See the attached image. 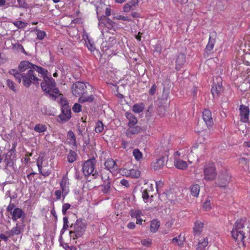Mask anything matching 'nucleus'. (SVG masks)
<instances>
[{"mask_svg":"<svg viewBox=\"0 0 250 250\" xmlns=\"http://www.w3.org/2000/svg\"><path fill=\"white\" fill-rule=\"evenodd\" d=\"M156 90V85L155 84L152 85L149 91V94L151 95H153L155 93Z\"/></svg>","mask_w":250,"mask_h":250,"instance_id":"57","label":"nucleus"},{"mask_svg":"<svg viewBox=\"0 0 250 250\" xmlns=\"http://www.w3.org/2000/svg\"><path fill=\"white\" fill-rule=\"evenodd\" d=\"M77 153L73 150H70L67 156V161L69 163H72L76 161L77 158Z\"/></svg>","mask_w":250,"mask_h":250,"instance_id":"36","label":"nucleus"},{"mask_svg":"<svg viewBox=\"0 0 250 250\" xmlns=\"http://www.w3.org/2000/svg\"><path fill=\"white\" fill-rule=\"evenodd\" d=\"M165 158L162 157L157 160L155 162L152 164L155 170H159L163 167L165 164Z\"/></svg>","mask_w":250,"mask_h":250,"instance_id":"25","label":"nucleus"},{"mask_svg":"<svg viewBox=\"0 0 250 250\" xmlns=\"http://www.w3.org/2000/svg\"><path fill=\"white\" fill-rule=\"evenodd\" d=\"M143 215V213L141 211L139 210H136L134 211H132L131 212V216L132 217L135 218L136 219H138L140 218L141 216Z\"/></svg>","mask_w":250,"mask_h":250,"instance_id":"42","label":"nucleus"},{"mask_svg":"<svg viewBox=\"0 0 250 250\" xmlns=\"http://www.w3.org/2000/svg\"><path fill=\"white\" fill-rule=\"evenodd\" d=\"M113 18L118 20H123L125 21H130V20L128 17L124 16L122 15H117L114 16Z\"/></svg>","mask_w":250,"mask_h":250,"instance_id":"51","label":"nucleus"},{"mask_svg":"<svg viewBox=\"0 0 250 250\" xmlns=\"http://www.w3.org/2000/svg\"><path fill=\"white\" fill-rule=\"evenodd\" d=\"M181 154L180 151H178L174 153V164L176 168L180 169H185L187 167V162L183 161L179 157Z\"/></svg>","mask_w":250,"mask_h":250,"instance_id":"10","label":"nucleus"},{"mask_svg":"<svg viewBox=\"0 0 250 250\" xmlns=\"http://www.w3.org/2000/svg\"><path fill=\"white\" fill-rule=\"evenodd\" d=\"M222 89V85L221 83H218L217 84H214L211 89V93L213 97H217L221 92Z\"/></svg>","mask_w":250,"mask_h":250,"instance_id":"26","label":"nucleus"},{"mask_svg":"<svg viewBox=\"0 0 250 250\" xmlns=\"http://www.w3.org/2000/svg\"><path fill=\"white\" fill-rule=\"evenodd\" d=\"M39 73H40L42 75L43 80H44V78H49L48 77H47V70L44 69L43 68H42V70L40 71V72Z\"/></svg>","mask_w":250,"mask_h":250,"instance_id":"55","label":"nucleus"},{"mask_svg":"<svg viewBox=\"0 0 250 250\" xmlns=\"http://www.w3.org/2000/svg\"><path fill=\"white\" fill-rule=\"evenodd\" d=\"M120 183L122 186H124L126 188H128L129 186V184L128 181H127L125 179H122Z\"/></svg>","mask_w":250,"mask_h":250,"instance_id":"58","label":"nucleus"},{"mask_svg":"<svg viewBox=\"0 0 250 250\" xmlns=\"http://www.w3.org/2000/svg\"><path fill=\"white\" fill-rule=\"evenodd\" d=\"M11 236H8V235H5L3 234H0V238L3 240H4L5 242H7L8 241V239L9 237H10Z\"/></svg>","mask_w":250,"mask_h":250,"instance_id":"60","label":"nucleus"},{"mask_svg":"<svg viewBox=\"0 0 250 250\" xmlns=\"http://www.w3.org/2000/svg\"><path fill=\"white\" fill-rule=\"evenodd\" d=\"M14 204H10L8 206V207L7 208V210L8 211L10 212V213L11 214L14 209Z\"/></svg>","mask_w":250,"mask_h":250,"instance_id":"59","label":"nucleus"},{"mask_svg":"<svg viewBox=\"0 0 250 250\" xmlns=\"http://www.w3.org/2000/svg\"><path fill=\"white\" fill-rule=\"evenodd\" d=\"M95 160L89 159L84 162L83 166V171L85 177L92 176L94 179L97 177L98 173L95 170Z\"/></svg>","mask_w":250,"mask_h":250,"instance_id":"5","label":"nucleus"},{"mask_svg":"<svg viewBox=\"0 0 250 250\" xmlns=\"http://www.w3.org/2000/svg\"><path fill=\"white\" fill-rule=\"evenodd\" d=\"M46 125L42 124H37L34 127V130L38 133L44 132L46 130Z\"/></svg>","mask_w":250,"mask_h":250,"instance_id":"37","label":"nucleus"},{"mask_svg":"<svg viewBox=\"0 0 250 250\" xmlns=\"http://www.w3.org/2000/svg\"><path fill=\"white\" fill-rule=\"evenodd\" d=\"M141 242L142 245L146 247H150L152 244V240L149 238L142 240Z\"/></svg>","mask_w":250,"mask_h":250,"instance_id":"47","label":"nucleus"},{"mask_svg":"<svg viewBox=\"0 0 250 250\" xmlns=\"http://www.w3.org/2000/svg\"><path fill=\"white\" fill-rule=\"evenodd\" d=\"M208 245V238L206 237L200 240L196 246V250H206Z\"/></svg>","mask_w":250,"mask_h":250,"instance_id":"20","label":"nucleus"},{"mask_svg":"<svg viewBox=\"0 0 250 250\" xmlns=\"http://www.w3.org/2000/svg\"><path fill=\"white\" fill-rule=\"evenodd\" d=\"M13 24L18 28H23L25 27L27 23L22 21H17L13 22Z\"/></svg>","mask_w":250,"mask_h":250,"instance_id":"45","label":"nucleus"},{"mask_svg":"<svg viewBox=\"0 0 250 250\" xmlns=\"http://www.w3.org/2000/svg\"><path fill=\"white\" fill-rule=\"evenodd\" d=\"M112 47V45L108 44L107 42H103L101 45V47L103 49V51L105 52L106 51Z\"/></svg>","mask_w":250,"mask_h":250,"instance_id":"48","label":"nucleus"},{"mask_svg":"<svg viewBox=\"0 0 250 250\" xmlns=\"http://www.w3.org/2000/svg\"><path fill=\"white\" fill-rule=\"evenodd\" d=\"M202 117L208 127H211L213 125V119L211 111L208 109H205L202 114Z\"/></svg>","mask_w":250,"mask_h":250,"instance_id":"14","label":"nucleus"},{"mask_svg":"<svg viewBox=\"0 0 250 250\" xmlns=\"http://www.w3.org/2000/svg\"><path fill=\"white\" fill-rule=\"evenodd\" d=\"M11 214L12 215V219L14 221H17L18 219L24 218L25 217V213L20 208H14Z\"/></svg>","mask_w":250,"mask_h":250,"instance_id":"19","label":"nucleus"},{"mask_svg":"<svg viewBox=\"0 0 250 250\" xmlns=\"http://www.w3.org/2000/svg\"><path fill=\"white\" fill-rule=\"evenodd\" d=\"M107 170L112 172L118 169L119 167L116 161L112 159H107L104 163Z\"/></svg>","mask_w":250,"mask_h":250,"instance_id":"16","label":"nucleus"},{"mask_svg":"<svg viewBox=\"0 0 250 250\" xmlns=\"http://www.w3.org/2000/svg\"><path fill=\"white\" fill-rule=\"evenodd\" d=\"M135 227V225L133 222H130L127 224V228L129 229H133Z\"/></svg>","mask_w":250,"mask_h":250,"instance_id":"62","label":"nucleus"},{"mask_svg":"<svg viewBox=\"0 0 250 250\" xmlns=\"http://www.w3.org/2000/svg\"><path fill=\"white\" fill-rule=\"evenodd\" d=\"M67 137L68 142L72 148H77L78 145L76 142V138L74 132L71 130H69L67 133Z\"/></svg>","mask_w":250,"mask_h":250,"instance_id":"18","label":"nucleus"},{"mask_svg":"<svg viewBox=\"0 0 250 250\" xmlns=\"http://www.w3.org/2000/svg\"><path fill=\"white\" fill-rule=\"evenodd\" d=\"M63 225L61 232H62V230H65L68 228V218L65 217L63 218Z\"/></svg>","mask_w":250,"mask_h":250,"instance_id":"53","label":"nucleus"},{"mask_svg":"<svg viewBox=\"0 0 250 250\" xmlns=\"http://www.w3.org/2000/svg\"><path fill=\"white\" fill-rule=\"evenodd\" d=\"M204 178L206 181H213L217 176L215 167L213 163H209L205 166L203 169Z\"/></svg>","mask_w":250,"mask_h":250,"instance_id":"6","label":"nucleus"},{"mask_svg":"<svg viewBox=\"0 0 250 250\" xmlns=\"http://www.w3.org/2000/svg\"><path fill=\"white\" fill-rule=\"evenodd\" d=\"M245 222V219L237 220L231 231L232 238L238 243L241 242L243 245L244 244V240L245 238V233L244 231Z\"/></svg>","mask_w":250,"mask_h":250,"instance_id":"3","label":"nucleus"},{"mask_svg":"<svg viewBox=\"0 0 250 250\" xmlns=\"http://www.w3.org/2000/svg\"><path fill=\"white\" fill-rule=\"evenodd\" d=\"M21 232V229L18 224H16L15 227H13L10 230L7 231L5 233L8 236H13L18 235Z\"/></svg>","mask_w":250,"mask_h":250,"instance_id":"23","label":"nucleus"},{"mask_svg":"<svg viewBox=\"0 0 250 250\" xmlns=\"http://www.w3.org/2000/svg\"><path fill=\"white\" fill-rule=\"evenodd\" d=\"M55 100H57L61 105V108L63 107H70L68 102L63 97L62 94L60 93V96L56 97Z\"/></svg>","mask_w":250,"mask_h":250,"instance_id":"28","label":"nucleus"},{"mask_svg":"<svg viewBox=\"0 0 250 250\" xmlns=\"http://www.w3.org/2000/svg\"><path fill=\"white\" fill-rule=\"evenodd\" d=\"M62 195V191L60 190H57L55 191V195L56 197V200H59L61 198V196Z\"/></svg>","mask_w":250,"mask_h":250,"instance_id":"54","label":"nucleus"},{"mask_svg":"<svg viewBox=\"0 0 250 250\" xmlns=\"http://www.w3.org/2000/svg\"><path fill=\"white\" fill-rule=\"evenodd\" d=\"M127 172L128 174L133 178H138L140 175V171L137 169H131Z\"/></svg>","mask_w":250,"mask_h":250,"instance_id":"40","label":"nucleus"},{"mask_svg":"<svg viewBox=\"0 0 250 250\" xmlns=\"http://www.w3.org/2000/svg\"><path fill=\"white\" fill-rule=\"evenodd\" d=\"M204 223L200 221H196L194 223L193 231L195 235H199L202 231Z\"/></svg>","mask_w":250,"mask_h":250,"instance_id":"22","label":"nucleus"},{"mask_svg":"<svg viewBox=\"0 0 250 250\" xmlns=\"http://www.w3.org/2000/svg\"><path fill=\"white\" fill-rule=\"evenodd\" d=\"M94 100V96L92 95L88 96L82 95V96L79 98L78 101L80 103H83L84 102L91 103Z\"/></svg>","mask_w":250,"mask_h":250,"instance_id":"31","label":"nucleus"},{"mask_svg":"<svg viewBox=\"0 0 250 250\" xmlns=\"http://www.w3.org/2000/svg\"><path fill=\"white\" fill-rule=\"evenodd\" d=\"M160 226V222L157 219L153 220L150 223V230L155 233L157 231Z\"/></svg>","mask_w":250,"mask_h":250,"instance_id":"29","label":"nucleus"},{"mask_svg":"<svg viewBox=\"0 0 250 250\" xmlns=\"http://www.w3.org/2000/svg\"><path fill=\"white\" fill-rule=\"evenodd\" d=\"M203 208L206 211H208L211 209V207L210 200H207L204 202Z\"/></svg>","mask_w":250,"mask_h":250,"instance_id":"50","label":"nucleus"},{"mask_svg":"<svg viewBox=\"0 0 250 250\" xmlns=\"http://www.w3.org/2000/svg\"><path fill=\"white\" fill-rule=\"evenodd\" d=\"M85 42V44L88 49L91 51H94L95 49L94 44L91 42L89 37L87 35L86 36V38H84Z\"/></svg>","mask_w":250,"mask_h":250,"instance_id":"38","label":"nucleus"},{"mask_svg":"<svg viewBox=\"0 0 250 250\" xmlns=\"http://www.w3.org/2000/svg\"><path fill=\"white\" fill-rule=\"evenodd\" d=\"M129 3L132 5V6H136L138 3V0H132L129 2Z\"/></svg>","mask_w":250,"mask_h":250,"instance_id":"64","label":"nucleus"},{"mask_svg":"<svg viewBox=\"0 0 250 250\" xmlns=\"http://www.w3.org/2000/svg\"><path fill=\"white\" fill-rule=\"evenodd\" d=\"M105 14L106 16H109L111 15V9L110 8H106Z\"/></svg>","mask_w":250,"mask_h":250,"instance_id":"63","label":"nucleus"},{"mask_svg":"<svg viewBox=\"0 0 250 250\" xmlns=\"http://www.w3.org/2000/svg\"><path fill=\"white\" fill-rule=\"evenodd\" d=\"M18 5L16 7L26 8L28 7V4L26 3V0H17Z\"/></svg>","mask_w":250,"mask_h":250,"instance_id":"43","label":"nucleus"},{"mask_svg":"<svg viewBox=\"0 0 250 250\" xmlns=\"http://www.w3.org/2000/svg\"><path fill=\"white\" fill-rule=\"evenodd\" d=\"M87 85H89L88 83H85L80 82H77L72 86V92L76 96H80L83 95L86 92Z\"/></svg>","mask_w":250,"mask_h":250,"instance_id":"7","label":"nucleus"},{"mask_svg":"<svg viewBox=\"0 0 250 250\" xmlns=\"http://www.w3.org/2000/svg\"><path fill=\"white\" fill-rule=\"evenodd\" d=\"M128 127V128L125 130V133L129 138H132L133 135L138 134L142 131V128L139 125H135Z\"/></svg>","mask_w":250,"mask_h":250,"instance_id":"13","label":"nucleus"},{"mask_svg":"<svg viewBox=\"0 0 250 250\" xmlns=\"http://www.w3.org/2000/svg\"><path fill=\"white\" fill-rule=\"evenodd\" d=\"M70 236L74 239L81 237L85 231L86 224L81 219H78L70 227Z\"/></svg>","mask_w":250,"mask_h":250,"instance_id":"4","label":"nucleus"},{"mask_svg":"<svg viewBox=\"0 0 250 250\" xmlns=\"http://www.w3.org/2000/svg\"><path fill=\"white\" fill-rule=\"evenodd\" d=\"M8 73L13 75L19 83L22 80V83L26 87H29L32 83H38L40 81L33 69H29L26 73H21L16 69H12Z\"/></svg>","mask_w":250,"mask_h":250,"instance_id":"1","label":"nucleus"},{"mask_svg":"<svg viewBox=\"0 0 250 250\" xmlns=\"http://www.w3.org/2000/svg\"><path fill=\"white\" fill-rule=\"evenodd\" d=\"M69 181L66 175H64L61 180L60 183V187L62 192V196L63 198H65V196L68 193L69 189ZM64 199H63V200Z\"/></svg>","mask_w":250,"mask_h":250,"instance_id":"12","label":"nucleus"},{"mask_svg":"<svg viewBox=\"0 0 250 250\" xmlns=\"http://www.w3.org/2000/svg\"><path fill=\"white\" fill-rule=\"evenodd\" d=\"M42 67L39 66L34 64V67H32V69L36 70L37 72L39 73L40 71L42 70Z\"/></svg>","mask_w":250,"mask_h":250,"instance_id":"61","label":"nucleus"},{"mask_svg":"<svg viewBox=\"0 0 250 250\" xmlns=\"http://www.w3.org/2000/svg\"><path fill=\"white\" fill-rule=\"evenodd\" d=\"M73 111L75 113H79L82 111V105L78 103H75L73 107Z\"/></svg>","mask_w":250,"mask_h":250,"instance_id":"49","label":"nucleus"},{"mask_svg":"<svg viewBox=\"0 0 250 250\" xmlns=\"http://www.w3.org/2000/svg\"><path fill=\"white\" fill-rule=\"evenodd\" d=\"M215 44V40L212 39L210 37L209 38L208 43L206 47V51L210 52L213 48Z\"/></svg>","mask_w":250,"mask_h":250,"instance_id":"34","label":"nucleus"},{"mask_svg":"<svg viewBox=\"0 0 250 250\" xmlns=\"http://www.w3.org/2000/svg\"><path fill=\"white\" fill-rule=\"evenodd\" d=\"M12 48L14 51L18 52L21 51L25 55L27 54L26 52L24 50L23 46L19 43H12Z\"/></svg>","mask_w":250,"mask_h":250,"instance_id":"33","label":"nucleus"},{"mask_svg":"<svg viewBox=\"0 0 250 250\" xmlns=\"http://www.w3.org/2000/svg\"><path fill=\"white\" fill-rule=\"evenodd\" d=\"M186 61V55L184 53H180L177 56L176 61V69H180Z\"/></svg>","mask_w":250,"mask_h":250,"instance_id":"21","label":"nucleus"},{"mask_svg":"<svg viewBox=\"0 0 250 250\" xmlns=\"http://www.w3.org/2000/svg\"><path fill=\"white\" fill-rule=\"evenodd\" d=\"M184 241L185 238L184 237H182L181 235H179L172 239V242L173 243L176 244L180 247H183Z\"/></svg>","mask_w":250,"mask_h":250,"instance_id":"32","label":"nucleus"},{"mask_svg":"<svg viewBox=\"0 0 250 250\" xmlns=\"http://www.w3.org/2000/svg\"><path fill=\"white\" fill-rule=\"evenodd\" d=\"M41 87L42 90L53 99H56L57 97L60 96V92L56 87V82L51 77L44 78V80L41 83Z\"/></svg>","mask_w":250,"mask_h":250,"instance_id":"2","label":"nucleus"},{"mask_svg":"<svg viewBox=\"0 0 250 250\" xmlns=\"http://www.w3.org/2000/svg\"><path fill=\"white\" fill-rule=\"evenodd\" d=\"M33 67L34 64L27 61H22L19 64L18 69L22 73L28 69H32Z\"/></svg>","mask_w":250,"mask_h":250,"instance_id":"17","label":"nucleus"},{"mask_svg":"<svg viewBox=\"0 0 250 250\" xmlns=\"http://www.w3.org/2000/svg\"><path fill=\"white\" fill-rule=\"evenodd\" d=\"M132 7V5H131V4L129 3H127L125 5L124 7V10L125 12H129L130 10Z\"/></svg>","mask_w":250,"mask_h":250,"instance_id":"56","label":"nucleus"},{"mask_svg":"<svg viewBox=\"0 0 250 250\" xmlns=\"http://www.w3.org/2000/svg\"><path fill=\"white\" fill-rule=\"evenodd\" d=\"M6 84L7 86L14 92H16V89L15 86V83L12 81L8 79L6 81Z\"/></svg>","mask_w":250,"mask_h":250,"instance_id":"46","label":"nucleus"},{"mask_svg":"<svg viewBox=\"0 0 250 250\" xmlns=\"http://www.w3.org/2000/svg\"><path fill=\"white\" fill-rule=\"evenodd\" d=\"M62 113L59 115L60 122L63 123L69 120L71 117L70 107H63L61 109Z\"/></svg>","mask_w":250,"mask_h":250,"instance_id":"11","label":"nucleus"},{"mask_svg":"<svg viewBox=\"0 0 250 250\" xmlns=\"http://www.w3.org/2000/svg\"><path fill=\"white\" fill-rule=\"evenodd\" d=\"M104 129V125L103 123L99 121L97 122L95 126V130L96 133H101Z\"/></svg>","mask_w":250,"mask_h":250,"instance_id":"39","label":"nucleus"},{"mask_svg":"<svg viewBox=\"0 0 250 250\" xmlns=\"http://www.w3.org/2000/svg\"><path fill=\"white\" fill-rule=\"evenodd\" d=\"M70 208V205L68 203H65L62 205V213L63 215H65L66 213L67 210Z\"/></svg>","mask_w":250,"mask_h":250,"instance_id":"52","label":"nucleus"},{"mask_svg":"<svg viewBox=\"0 0 250 250\" xmlns=\"http://www.w3.org/2000/svg\"><path fill=\"white\" fill-rule=\"evenodd\" d=\"M240 120L243 123H247L250 117V110L248 106L241 104L239 106Z\"/></svg>","mask_w":250,"mask_h":250,"instance_id":"9","label":"nucleus"},{"mask_svg":"<svg viewBox=\"0 0 250 250\" xmlns=\"http://www.w3.org/2000/svg\"><path fill=\"white\" fill-rule=\"evenodd\" d=\"M133 155L138 161L142 158V153L138 149H135L133 151Z\"/></svg>","mask_w":250,"mask_h":250,"instance_id":"41","label":"nucleus"},{"mask_svg":"<svg viewBox=\"0 0 250 250\" xmlns=\"http://www.w3.org/2000/svg\"><path fill=\"white\" fill-rule=\"evenodd\" d=\"M200 190V187L198 184L192 185L190 187L191 195L194 197H197L198 196Z\"/></svg>","mask_w":250,"mask_h":250,"instance_id":"27","label":"nucleus"},{"mask_svg":"<svg viewBox=\"0 0 250 250\" xmlns=\"http://www.w3.org/2000/svg\"><path fill=\"white\" fill-rule=\"evenodd\" d=\"M125 116L128 120V126L135 125L137 124L138 122L137 119L132 113L126 112Z\"/></svg>","mask_w":250,"mask_h":250,"instance_id":"24","label":"nucleus"},{"mask_svg":"<svg viewBox=\"0 0 250 250\" xmlns=\"http://www.w3.org/2000/svg\"><path fill=\"white\" fill-rule=\"evenodd\" d=\"M144 105L143 103L134 104L132 107V110L135 113H140L143 111Z\"/></svg>","mask_w":250,"mask_h":250,"instance_id":"35","label":"nucleus"},{"mask_svg":"<svg viewBox=\"0 0 250 250\" xmlns=\"http://www.w3.org/2000/svg\"><path fill=\"white\" fill-rule=\"evenodd\" d=\"M111 172L107 170H104L101 172V179L103 181V184L102 185L103 188L102 189V190L104 193H107L109 191L110 188V179H109V175L111 174Z\"/></svg>","mask_w":250,"mask_h":250,"instance_id":"8","label":"nucleus"},{"mask_svg":"<svg viewBox=\"0 0 250 250\" xmlns=\"http://www.w3.org/2000/svg\"><path fill=\"white\" fill-rule=\"evenodd\" d=\"M37 38L40 40H42L46 36V33L44 31L39 29H37Z\"/></svg>","mask_w":250,"mask_h":250,"instance_id":"44","label":"nucleus"},{"mask_svg":"<svg viewBox=\"0 0 250 250\" xmlns=\"http://www.w3.org/2000/svg\"><path fill=\"white\" fill-rule=\"evenodd\" d=\"M153 189L152 184H151L148 188L143 189L142 191V197L145 203L148 202L149 199V192Z\"/></svg>","mask_w":250,"mask_h":250,"instance_id":"30","label":"nucleus"},{"mask_svg":"<svg viewBox=\"0 0 250 250\" xmlns=\"http://www.w3.org/2000/svg\"><path fill=\"white\" fill-rule=\"evenodd\" d=\"M230 178V176L227 172L222 173L219 177V186L221 187H225L229 183Z\"/></svg>","mask_w":250,"mask_h":250,"instance_id":"15","label":"nucleus"}]
</instances>
